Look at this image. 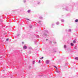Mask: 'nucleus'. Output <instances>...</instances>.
Masks as SVG:
<instances>
[{"instance_id": "31", "label": "nucleus", "mask_w": 78, "mask_h": 78, "mask_svg": "<svg viewBox=\"0 0 78 78\" xmlns=\"http://www.w3.org/2000/svg\"><path fill=\"white\" fill-rule=\"evenodd\" d=\"M56 69L57 70H58V68H57V67L56 68Z\"/></svg>"}, {"instance_id": "23", "label": "nucleus", "mask_w": 78, "mask_h": 78, "mask_svg": "<svg viewBox=\"0 0 78 78\" xmlns=\"http://www.w3.org/2000/svg\"><path fill=\"white\" fill-rule=\"evenodd\" d=\"M69 31H71V29H69Z\"/></svg>"}, {"instance_id": "22", "label": "nucleus", "mask_w": 78, "mask_h": 78, "mask_svg": "<svg viewBox=\"0 0 78 78\" xmlns=\"http://www.w3.org/2000/svg\"><path fill=\"white\" fill-rule=\"evenodd\" d=\"M56 72H57V73H59V71H56Z\"/></svg>"}, {"instance_id": "34", "label": "nucleus", "mask_w": 78, "mask_h": 78, "mask_svg": "<svg viewBox=\"0 0 78 78\" xmlns=\"http://www.w3.org/2000/svg\"><path fill=\"white\" fill-rule=\"evenodd\" d=\"M46 41H48V39H46Z\"/></svg>"}, {"instance_id": "30", "label": "nucleus", "mask_w": 78, "mask_h": 78, "mask_svg": "<svg viewBox=\"0 0 78 78\" xmlns=\"http://www.w3.org/2000/svg\"><path fill=\"white\" fill-rule=\"evenodd\" d=\"M37 37H39V35H37Z\"/></svg>"}, {"instance_id": "11", "label": "nucleus", "mask_w": 78, "mask_h": 78, "mask_svg": "<svg viewBox=\"0 0 78 78\" xmlns=\"http://www.w3.org/2000/svg\"><path fill=\"white\" fill-rule=\"evenodd\" d=\"M28 53L29 54H30L31 53V51H30L28 52Z\"/></svg>"}, {"instance_id": "8", "label": "nucleus", "mask_w": 78, "mask_h": 78, "mask_svg": "<svg viewBox=\"0 0 78 78\" xmlns=\"http://www.w3.org/2000/svg\"><path fill=\"white\" fill-rule=\"evenodd\" d=\"M29 49H30V50H31V49H32V48H31V47H29Z\"/></svg>"}, {"instance_id": "27", "label": "nucleus", "mask_w": 78, "mask_h": 78, "mask_svg": "<svg viewBox=\"0 0 78 78\" xmlns=\"http://www.w3.org/2000/svg\"><path fill=\"white\" fill-rule=\"evenodd\" d=\"M54 67H55V68H56L57 67L56 66H54Z\"/></svg>"}, {"instance_id": "20", "label": "nucleus", "mask_w": 78, "mask_h": 78, "mask_svg": "<svg viewBox=\"0 0 78 78\" xmlns=\"http://www.w3.org/2000/svg\"><path fill=\"white\" fill-rule=\"evenodd\" d=\"M44 58V57H42L41 58H40V59H43Z\"/></svg>"}, {"instance_id": "29", "label": "nucleus", "mask_w": 78, "mask_h": 78, "mask_svg": "<svg viewBox=\"0 0 78 78\" xmlns=\"http://www.w3.org/2000/svg\"><path fill=\"white\" fill-rule=\"evenodd\" d=\"M22 44H24V42H22Z\"/></svg>"}, {"instance_id": "14", "label": "nucleus", "mask_w": 78, "mask_h": 78, "mask_svg": "<svg viewBox=\"0 0 78 78\" xmlns=\"http://www.w3.org/2000/svg\"><path fill=\"white\" fill-rule=\"evenodd\" d=\"M34 63H35V62L34 61H33V64H34Z\"/></svg>"}, {"instance_id": "3", "label": "nucleus", "mask_w": 78, "mask_h": 78, "mask_svg": "<svg viewBox=\"0 0 78 78\" xmlns=\"http://www.w3.org/2000/svg\"><path fill=\"white\" fill-rule=\"evenodd\" d=\"M75 22H78V19H76L75 20Z\"/></svg>"}, {"instance_id": "1", "label": "nucleus", "mask_w": 78, "mask_h": 78, "mask_svg": "<svg viewBox=\"0 0 78 78\" xmlns=\"http://www.w3.org/2000/svg\"><path fill=\"white\" fill-rule=\"evenodd\" d=\"M27 46H24L23 47V49H27Z\"/></svg>"}, {"instance_id": "7", "label": "nucleus", "mask_w": 78, "mask_h": 78, "mask_svg": "<svg viewBox=\"0 0 78 78\" xmlns=\"http://www.w3.org/2000/svg\"><path fill=\"white\" fill-rule=\"evenodd\" d=\"M75 59H76V60H78V57L75 58Z\"/></svg>"}, {"instance_id": "21", "label": "nucleus", "mask_w": 78, "mask_h": 78, "mask_svg": "<svg viewBox=\"0 0 78 78\" xmlns=\"http://www.w3.org/2000/svg\"><path fill=\"white\" fill-rule=\"evenodd\" d=\"M38 63H41V61H40V60L39 61Z\"/></svg>"}, {"instance_id": "9", "label": "nucleus", "mask_w": 78, "mask_h": 78, "mask_svg": "<svg viewBox=\"0 0 78 78\" xmlns=\"http://www.w3.org/2000/svg\"><path fill=\"white\" fill-rule=\"evenodd\" d=\"M57 25H59V22H57L56 23Z\"/></svg>"}, {"instance_id": "35", "label": "nucleus", "mask_w": 78, "mask_h": 78, "mask_svg": "<svg viewBox=\"0 0 78 78\" xmlns=\"http://www.w3.org/2000/svg\"><path fill=\"white\" fill-rule=\"evenodd\" d=\"M39 3H40V2H39L38 4H39Z\"/></svg>"}, {"instance_id": "16", "label": "nucleus", "mask_w": 78, "mask_h": 78, "mask_svg": "<svg viewBox=\"0 0 78 78\" xmlns=\"http://www.w3.org/2000/svg\"><path fill=\"white\" fill-rule=\"evenodd\" d=\"M29 27H30V28H32V26H30Z\"/></svg>"}, {"instance_id": "33", "label": "nucleus", "mask_w": 78, "mask_h": 78, "mask_svg": "<svg viewBox=\"0 0 78 78\" xmlns=\"http://www.w3.org/2000/svg\"><path fill=\"white\" fill-rule=\"evenodd\" d=\"M46 31V32H47V33H48V31Z\"/></svg>"}, {"instance_id": "4", "label": "nucleus", "mask_w": 78, "mask_h": 78, "mask_svg": "<svg viewBox=\"0 0 78 78\" xmlns=\"http://www.w3.org/2000/svg\"><path fill=\"white\" fill-rule=\"evenodd\" d=\"M73 45H74V44H73V43H71V46H73Z\"/></svg>"}, {"instance_id": "26", "label": "nucleus", "mask_w": 78, "mask_h": 78, "mask_svg": "<svg viewBox=\"0 0 78 78\" xmlns=\"http://www.w3.org/2000/svg\"><path fill=\"white\" fill-rule=\"evenodd\" d=\"M8 40H9V39L8 38L6 39L7 41H8Z\"/></svg>"}, {"instance_id": "18", "label": "nucleus", "mask_w": 78, "mask_h": 78, "mask_svg": "<svg viewBox=\"0 0 78 78\" xmlns=\"http://www.w3.org/2000/svg\"><path fill=\"white\" fill-rule=\"evenodd\" d=\"M74 48L75 49H76L77 48L76 46H75Z\"/></svg>"}, {"instance_id": "15", "label": "nucleus", "mask_w": 78, "mask_h": 78, "mask_svg": "<svg viewBox=\"0 0 78 78\" xmlns=\"http://www.w3.org/2000/svg\"><path fill=\"white\" fill-rule=\"evenodd\" d=\"M64 48H66V47H67L66 45H64Z\"/></svg>"}, {"instance_id": "19", "label": "nucleus", "mask_w": 78, "mask_h": 78, "mask_svg": "<svg viewBox=\"0 0 78 78\" xmlns=\"http://www.w3.org/2000/svg\"><path fill=\"white\" fill-rule=\"evenodd\" d=\"M20 35V34H18L17 35V36H19Z\"/></svg>"}, {"instance_id": "5", "label": "nucleus", "mask_w": 78, "mask_h": 78, "mask_svg": "<svg viewBox=\"0 0 78 78\" xmlns=\"http://www.w3.org/2000/svg\"><path fill=\"white\" fill-rule=\"evenodd\" d=\"M31 11V10H28V11H27V12H28L29 13H30V12Z\"/></svg>"}, {"instance_id": "2", "label": "nucleus", "mask_w": 78, "mask_h": 78, "mask_svg": "<svg viewBox=\"0 0 78 78\" xmlns=\"http://www.w3.org/2000/svg\"><path fill=\"white\" fill-rule=\"evenodd\" d=\"M49 62H50V61H49V60H47L46 61V64H49Z\"/></svg>"}, {"instance_id": "10", "label": "nucleus", "mask_w": 78, "mask_h": 78, "mask_svg": "<svg viewBox=\"0 0 78 78\" xmlns=\"http://www.w3.org/2000/svg\"><path fill=\"white\" fill-rule=\"evenodd\" d=\"M61 21L62 22H64V20H62Z\"/></svg>"}, {"instance_id": "24", "label": "nucleus", "mask_w": 78, "mask_h": 78, "mask_svg": "<svg viewBox=\"0 0 78 78\" xmlns=\"http://www.w3.org/2000/svg\"><path fill=\"white\" fill-rule=\"evenodd\" d=\"M41 21H39V23H41Z\"/></svg>"}, {"instance_id": "12", "label": "nucleus", "mask_w": 78, "mask_h": 78, "mask_svg": "<svg viewBox=\"0 0 78 78\" xmlns=\"http://www.w3.org/2000/svg\"><path fill=\"white\" fill-rule=\"evenodd\" d=\"M39 18L40 19H42L43 18L42 17H40Z\"/></svg>"}, {"instance_id": "6", "label": "nucleus", "mask_w": 78, "mask_h": 78, "mask_svg": "<svg viewBox=\"0 0 78 78\" xmlns=\"http://www.w3.org/2000/svg\"><path fill=\"white\" fill-rule=\"evenodd\" d=\"M44 36H47V34H46L45 33H44V34H43Z\"/></svg>"}, {"instance_id": "28", "label": "nucleus", "mask_w": 78, "mask_h": 78, "mask_svg": "<svg viewBox=\"0 0 78 78\" xmlns=\"http://www.w3.org/2000/svg\"><path fill=\"white\" fill-rule=\"evenodd\" d=\"M54 44H56V42H54Z\"/></svg>"}, {"instance_id": "13", "label": "nucleus", "mask_w": 78, "mask_h": 78, "mask_svg": "<svg viewBox=\"0 0 78 78\" xmlns=\"http://www.w3.org/2000/svg\"><path fill=\"white\" fill-rule=\"evenodd\" d=\"M73 43H76V41H75V40H74L73 41Z\"/></svg>"}, {"instance_id": "32", "label": "nucleus", "mask_w": 78, "mask_h": 78, "mask_svg": "<svg viewBox=\"0 0 78 78\" xmlns=\"http://www.w3.org/2000/svg\"><path fill=\"white\" fill-rule=\"evenodd\" d=\"M27 20H30H30L28 19H27Z\"/></svg>"}, {"instance_id": "25", "label": "nucleus", "mask_w": 78, "mask_h": 78, "mask_svg": "<svg viewBox=\"0 0 78 78\" xmlns=\"http://www.w3.org/2000/svg\"><path fill=\"white\" fill-rule=\"evenodd\" d=\"M24 2L25 3V2H26V1L25 0L24 1Z\"/></svg>"}, {"instance_id": "17", "label": "nucleus", "mask_w": 78, "mask_h": 78, "mask_svg": "<svg viewBox=\"0 0 78 78\" xmlns=\"http://www.w3.org/2000/svg\"><path fill=\"white\" fill-rule=\"evenodd\" d=\"M50 44H52V41H50Z\"/></svg>"}]
</instances>
